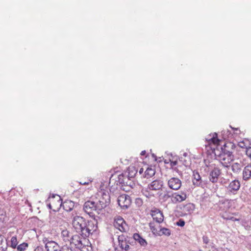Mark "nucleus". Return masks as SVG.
<instances>
[{"label": "nucleus", "mask_w": 251, "mask_h": 251, "mask_svg": "<svg viewBox=\"0 0 251 251\" xmlns=\"http://www.w3.org/2000/svg\"><path fill=\"white\" fill-rule=\"evenodd\" d=\"M138 170L134 166H129L124 174L112 175L109 179V186L112 189H118V186L124 191L128 192L132 188L135 184L133 179L137 174Z\"/></svg>", "instance_id": "1"}, {"label": "nucleus", "mask_w": 251, "mask_h": 251, "mask_svg": "<svg viewBox=\"0 0 251 251\" xmlns=\"http://www.w3.org/2000/svg\"><path fill=\"white\" fill-rule=\"evenodd\" d=\"M221 150H219V147H217L216 149H213V153L221 164L225 167H228L230 164L233 160V155L231 152L227 151L225 148L220 147Z\"/></svg>", "instance_id": "2"}, {"label": "nucleus", "mask_w": 251, "mask_h": 251, "mask_svg": "<svg viewBox=\"0 0 251 251\" xmlns=\"http://www.w3.org/2000/svg\"><path fill=\"white\" fill-rule=\"evenodd\" d=\"M93 220L88 221L85 228L83 229V237H88L90 234L97 231L98 229V219L99 217H91Z\"/></svg>", "instance_id": "3"}, {"label": "nucleus", "mask_w": 251, "mask_h": 251, "mask_svg": "<svg viewBox=\"0 0 251 251\" xmlns=\"http://www.w3.org/2000/svg\"><path fill=\"white\" fill-rule=\"evenodd\" d=\"M83 210L84 212L89 215L90 217H97L94 214V212H96L98 214H100V210L98 209V205L97 202L94 200H89L86 201L83 205Z\"/></svg>", "instance_id": "4"}, {"label": "nucleus", "mask_w": 251, "mask_h": 251, "mask_svg": "<svg viewBox=\"0 0 251 251\" xmlns=\"http://www.w3.org/2000/svg\"><path fill=\"white\" fill-rule=\"evenodd\" d=\"M86 221L82 217L76 216L74 217L72 225L76 232L83 236V229L86 225Z\"/></svg>", "instance_id": "5"}, {"label": "nucleus", "mask_w": 251, "mask_h": 251, "mask_svg": "<svg viewBox=\"0 0 251 251\" xmlns=\"http://www.w3.org/2000/svg\"><path fill=\"white\" fill-rule=\"evenodd\" d=\"M97 195L99 198L96 199L95 201L97 202L98 209L101 211L109 204L110 201V197L108 193L103 192H100Z\"/></svg>", "instance_id": "6"}, {"label": "nucleus", "mask_w": 251, "mask_h": 251, "mask_svg": "<svg viewBox=\"0 0 251 251\" xmlns=\"http://www.w3.org/2000/svg\"><path fill=\"white\" fill-rule=\"evenodd\" d=\"M133 242V239L128 237H125L122 235L118 237V243L119 248H115V251H128L129 250V244Z\"/></svg>", "instance_id": "7"}, {"label": "nucleus", "mask_w": 251, "mask_h": 251, "mask_svg": "<svg viewBox=\"0 0 251 251\" xmlns=\"http://www.w3.org/2000/svg\"><path fill=\"white\" fill-rule=\"evenodd\" d=\"M208 172H209V179L212 183H216L218 181L219 177L221 174L220 169L216 167L215 164L207 165Z\"/></svg>", "instance_id": "8"}, {"label": "nucleus", "mask_w": 251, "mask_h": 251, "mask_svg": "<svg viewBox=\"0 0 251 251\" xmlns=\"http://www.w3.org/2000/svg\"><path fill=\"white\" fill-rule=\"evenodd\" d=\"M42 241L45 245L47 251H59L60 247L55 241L47 237H44Z\"/></svg>", "instance_id": "9"}, {"label": "nucleus", "mask_w": 251, "mask_h": 251, "mask_svg": "<svg viewBox=\"0 0 251 251\" xmlns=\"http://www.w3.org/2000/svg\"><path fill=\"white\" fill-rule=\"evenodd\" d=\"M114 226L122 232H126L128 229V226L121 216H116L114 219Z\"/></svg>", "instance_id": "10"}, {"label": "nucleus", "mask_w": 251, "mask_h": 251, "mask_svg": "<svg viewBox=\"0 0 251 251\" xmlns=\"http://www.w3.org/2000/svg\"><path fill=\"white\" fill-rule=\"evenodd\" d=\"M188 194L186 191L175 192L172 194L171 201L174 203H180L186 200Z\"/></svg>", "instance_id": "11"}, {"label": "nucleus", "mask_w": 251, "mask_h": 251, "mask_svg": "<svg viewBox=\"0 0 251 251\" xmlns=\"http://www.w3.org/2000/svg\"><path fill=\"white\" fill-rule=\"evenodd\" d=\"M241 186L240 182L237 179H234L230 181L226 186V191L229 194L235 195L239 190Z\"/></svg>", "instance_id": "12"}, {"label": "nucleus", "mask_w": 251, "mask_h": 251, "mask_svg": "<svg viewBox=\"0 0 251 251\" xmlns=\"http://www.w3.org/2000/svg\"><path fill=\"white\" fill-rule=\"evenodd\" d=\"M118 203L123 209H127L131 204L130 197L126 194H123L118 198Z\"/></svg>", "instance_id": "13"}, {"label": "nucleus", "mask_w": 251, "mask_h": 251, "mask_svg": "<svg viewBox=\"0 0 251 251\" xmlns=\"http://www.w3.org/2000/svg\"><path fill=\"white\" fill-rule=\"evenodd\" d=\"M168 185L171 189L176 191L180 188L182 182L178 178L173 177L168 181Z\"/></svg>", "instance_id": "14"}, {"label": "nucleus", "mask_w": 251, "mask_h": 251, "mask_svg": "<svg viewBox=\"0 0 251 251\" xmlns=\"http://www.w3.org/2000/svg\"><path fill=\"white\" fill-rule=\"evenodd\" d=\"M192 180L193 184L196 186L203 188L205 186V182L201 179V176L197 171H194Z\"/></svg>", "instance_id": "15"}, {"label": "nucleus", "mask_w": 251, "mask_h": 251, "mask_svg": "<svg viewBox=\"0 0 251 251\" xmlns=\"http://www.w3.org/2000/svg\"><path fill=\"white\" fill-rule=\"evenodd\" d=\"M163 186V182L160 179H155L148 185V189L150 190L157 191L161 189Z\"/></svg>", "instance_id": "16"}, {"label": "nucleus", "mask_w": 251, "mask_h": 251, "mask_svg": "<svg viewBox=\"0 0 251 251\" xmlns=\"http://www.w3.org/2000/svg\"><path fill=\"white\" fill-rule=\"evenodd\" d=\"M217 204L219 207V210L225 212L226 211L231 205L230 201L226 199L220 200Z\"/></svg>", "instance_id": "17"}, {"label": "nucleus", "mask_w": 251, "mask_h": 251, "mask_svg": "<svg viewBox=\"0 0 251 251\" xmlns=\"http://www.w3.org/2000/svg\"><path fill=\"white\" fill-rule=\"evenodd\" d=\"M80 251H91L92 247L89 245L88 240L85 237H83L81 242L79 246L77 247Z\"/></svg>", "instance_id": "18"}, {"label": "nucleus", "mask_w": 251, "mask_h": 251, "mask_svg": "<svg viewBox=\"0 0 251 251\" xmlns=\"http://www.w3.org/2000/svg\"><path fill=\"white\" fill-rule=\"evenodd\" d=\"M243 179L245 181L251 178V162L248 164L243 169L242 173Z\"/></svg>", "instance_id": "19"}, {"label": "nucleus", "mask_w": 251, "mask_h": 251, "mask_svg": "<svg viewBox=\"0 0 251 251\" xmlns=\"http://www.w3.org/2000/svg\"><path fill=\"white\" fill-rule=\"evenodd\" d=\"M151 216L153 220L158 223H161L164 220L163 213L159 210L152 211Z\"/></svg>", "instance_id": "20"}, {"label": "nucleus", "mask_w": 251, "mask_h": 251, "mask_svg": "<svg viewBox=\"0 0 251 251\" xmlns=\"http://www.w3.org/2000/svg\"><path fill=\"white\" fill-rule=\"evenodd\" d=\"M75 203L70 200H67L60 204L62 206L63 209L67 212L72 210L75 207Z\"/></svg>", "instance_id": "21"}, {"label": "nucleus", "mask_w": 251, "mask_h": 251, "mask_svg": "<svg viewBox=\"0 0 251 251\" xmlns=\"http://www.w3.org/2000/svg\"><path fill=\"white\" fill-rule=\"evenodd\" d=\"M195 209V205L192 203H188L183 205L182 208V211L185 214H191Z\"/></svg>", "instance_id": "22"}, {"label": "nucleus", "mask_w": 251, "mask_h": 251, "mask_svg": "<svg viewBox=\"0 0 251 251\" xmlns=\"http://www.w3.org/2000/svg\"><path fill=\"white\" fill-rule=\"evenodd\" d=\"M206 141L209 143H213L214 145H217L219 143V140L217 138V134L216 133L210 134L205 138Z\"/></svg>", "instance_id": "23"}, {"label": "nucleus", "mask_w": 251, "mask_h": 251, "mask_svg": "<svg viewBox=\"0 0 251 251\" xmlns=\"http://www.w3.org/2000/svg\"><path fill=\"white\" fill-rule=\"evenodd\" d=\"M133 240L137 241L141 246L146 247L147 245L146 240L143 238L138 233H134L133 235Z\"/></svg>", "instance_id": "24"}, {"label": "nucleus", "mask_w": 251, "mask_h": 251, "mask_svg": "<svg viewBox=\"0 0 251 251\" xmlns=\"http://www.w3.org/2000/svg\"><path fill=\"white\" fill-rule=\"evenodd\" d=\"M82 239L83 238L80 237L78 235H74L71 237V241L70 243L71 244L74 245L76 248H77L81 242Z\"/></svg>", "instance_id": "25"}, {"label": "nucleus", "mask_w": 251, "mask_h": 251, "mask_svg": "<svg viewBox=\"0 0 251 251\" xmlns=\"http://www.w3.org/2000/svg\"><path fill=\"white\" fill-rule=\"evenodd\" d=\"M157 234H158V235H159V236H161V235H165L167 236H169L171 234V231L169 228L160 227V230L158 231V233Z\"/></svg>", "instance_id": "26"}, {"label": "nucleus", "mask_w": 251, "mask_h": 251, "mask_svg": "<svg viewBox=\"0 0 251 251\" xmlns=\"http://www.w3.org/2000/svg\"><path fill=\"white\" fill-rule=\"evenodd\" d=\"M155 173V171L154 169L148 167L145 172V177L147 178H150L154 175Z\"/></svg>", "instance_id": "27"}, {"label": "nucleus", "mask_w": 251, "mask_h": 251, "mask_svg": "<svg viewBox=\"0 0 251 251\" xmlns=\"http://www.w3.org/2000/svg\"><path fill=\"white\" fill-rule=\"evenodd\" d=\"M231 168L233 173H238L240 171L241 169V164L237 162L234 163L232 164Z\"/></svg>", "instance_id": "28"}, {"label": "nucleus", "mask_w": 251, "mask_h": 251, "mask_svg": "<svg viewBox=\"0 0 251 251\" xmlns=\"http://www.w3.org/2000/svg\"><path fill=\"white\" fill-rule=\"evenodd\" d=\"M28 244L26 242H24L18 246L16 249L18 251H25L27 248Z\"/></svg>", "instance_id": "29"}, {"label": "nucleus", "mask_w": 251, "mask_h": 251, "mask_svg": "<svg viewBox=\"0 0 251 251\" xmlns=\"http://www.w3.org/2000/svg\"><path fill=\"white\" fill-rule=\"evenodd\" d=\"M10 247L13 249H16L18 246V240L16 236H12L10 240Z\"/></svg>", "instance_id": "30"}, {"label": "nucleus", "mask_w": 251, "mask_h": 251, "mask_svg": "<svg viewBox=\"0 0 251 251\" xmlns=\"http://www.w3.org/2000/svg\"><path fill=\"white\" fill-rule=\"evenodd\" d=\"M222 217L223 219L227 220H231L232 221H235L237 220V219L236 218H235L232 215H228L226 212L222 214Z\"/></svg>", "instance_id": "31"}, {"label": "nucleus", "mask_w": 251, "mask_h": 251, "mask_svg": "<svg viewBox=\"0 0 251 251\" xmlns=\"http://www.w3.org/2000/svg\"><path fill=\"white\" fill-rule=\"evenodd\" d=\"M251 143H249V141H243L239 143V146L241 148H244L246 150H247V148L249 146H250Z\"/></svg>", "instance_id": "32"}, {"label": "nucleus", "mask_w": 251, "mask_h": 251, "mask_svg": "<svg viewBox=\"0 0 251 251\" xmlns=\"http://www.w3.org/2000/svg\"><path fill=\"white\" fill-rule=\"evenodd\" d=\"M59 251H75V249L71 246V245H65L61 247L59 249Z\"/></svg>", "instance_id": "33"}, {"label": "nucleus", "mask_w": 251, "mask_h": 251, "mask_svg": "<svg viewBox=\"0 0 251 251\" xmlns=\"http://www.w3.org/2000/svg\"><path fill=\"white\" fill-rule=\"evenodd\" d=\"M69 231L67 230H63L61 232V235L63 237V240L65 241L69 240Z\"/></svg>", "instance_id": "34"}, {"label": "nucleus", "mask_w": 251, "mask_h": 251, "mask_svg": "<svg viewBox=\"0 0 251 251\" xmlns=\"http://www.w3.org/2000/svg\"><path fill=\"white\" fill-rule=\"evenodd\" d=\"M148 188H143L142 189V194L145 196H146L147 198H151L152 195V194L150 193L148 191Z\"/></svg>", "instance_id": "35"}, {"label": "nucleus", "mask_w": 251, "mask_h": 251, "mask_svg": "<svg viewBox=\"0 0 251 251\" xmlns=\"http://www.w3.org/2000/svg\"><path fill=\"white\" fill-rule=\"evenodd\" d=\"M246 154L251 160V144L250 146L247 148V150H246Z\"/></svg>", "instance_id": "36"}, {"label": "nucleus", "mask_w": 251, "mask_h": 251, "mask_svg": "<svg viewBox=\"0 0 251 251\" xmlns=\"http://www.w3.org/2000/svg\"><path fill=\"white\" fill-rule=\"evenodd\" d=\"M176 225L178 226H181V227H182L184 226L185 225V222L182 219H179L176 223Z\"/></svg>", "instance_id": "37"}, {"label": "nucleus", "mask_w": 251, "mask_h": 251, "mask_svg": "<svg viewBox=\"0 0 251 251\" xmlns=\"http://www.w3.org/2000/svg\"><path fill=\"white\" fill-rule=\"evenodd\" d=\"M7 249V243H3L0 246V251H6Z\"/></svg>", "instance_id": "38"}, {"label": "nucleus", "mask_w": 251, "mask_h": 251, "mask_svg": "<svg viewBox=\"0 0 251 251\" xmlns=\"http://www.w3.org/2000/svg\"><path fill=\"white\" fill-rule=\"evenodd\" d=\"M92 181V180L88 179V180L85 181H80L79 183V184H81V185H88V184H89L90 183H91Z\"/></svg>", "instance_id": "39"}, {"label": "nucleus", "mask_w": 251, "mask_h": 251, "mask_svg": "<svg viewBox=\"0 0 251 251\" xmlns=\"http://www.w3.org/2000/svg\"><path fill=\"white\" fill-rule=\"evenodd\" d=\"M6 241L4 240L3 236L0 235V246L2 245L3 243H6Z\"/></svg>", "instance_id": "40"}, {"label": "nucleus", "mask_w": 251, "mask_h": 251, "mask_svg": "<svg viewBox=\"0 0 251 251\" xmlns=\"http://www.w3.org/2000/svg\"><path fill=\"white\" fill-rule=\"evenodd\" d=\"M202 240H203V243H205V244H208L209 242V239H208V237L206 236H203L202 237Z\"/></svg>", "instance_id": "41"}, {"label": "nucleus", "mask_w": 251, "mask_h": 251, "mask_svg": "<svg viewBox=\"0 0 251 251\" xmlns=\"http://www.w3.org/2000/svg\"><path fill=\"white\" fill-rule=\"evenodd\" d=\"M177 164V161H171L170 162V166L171 167H173L176 165Z\"/></svg>", "instance_id": "42"}, {"label": "nucleus", "mask_w": 251, "mask_h": 251, "mask_svg": "<svg viewBox=\"0 0 251 251\" xmlns=\"http://www.w3.org/2000/svg\"><path fill=\"white\" fill-rule=\"evenodd\" d=\"M34 251H43V248L42 246H37L34 249Z\"/></svg>", "instance_id": "43"}, {"label": "nucleus", "mask_w": 251, "mask_h": 251, "mask_svg": "<svg viewBox=\"0 0 251 251\" xmlns=\"http://www.w3.org/2000/svg\"><path fill=\"white\" fill-rule=\"evenodd\" d=\"M171 196L172 195H170L169 194H164V196H163V198L165 199V200H167L168 199L171 198Z\"/></svg>", "instance_id": "44"}, {"label": "nucleus", "mask_w": 251, "mask_h": 251, "mask_svg": "<svg viewBox=\"0 0 251 251\" xmlns=\"http://www.w3.org/2000/svg\"><path fill=\"white\" fill-rule=\"evenodd\" d=\"M56 196H57V197H59V200H58L59 201H61V199H60V197H59L58 195H55V194H52V195H51L49 197V199H50V198H54Z\"/></svg>", "instance_id": "45"}, {"label": "nucleus", "mask_w": 251, "mask_h": 251, "mask_svg": "<svg viewBox=\"0 0 251 251\" xmlns=\"http://www.w3.org/2000/svg\"><path fill=\"white\" fill-rule=\"evenodd\" d=\"M150 226L151 229L152 230V232L154 234L155 233L154 231H156L157 230L156 229V228L154 226H151V224H150Z\"/></svg>", "instance_id": "46"}, {"label": "nucleus", "mask_w": 251, "mask_h": 251, "mask_svg": "<svg viewBox=\"0 0 251 251\" xmlns=\"http://www.w3.org/2000/svg\"><path fill=\"white\" fill-rule=\"evenodd\" d=\"M136 201V202L139 203V204H141L142 203V201L140 199H137Z\"/></svg>", "instance_id": "47"}, {"label": "nucleus", "mask_w": 251, "mask_h": 251, "mask_svg": "<svg viewBox=\"0 0 251 251\" xmlns=\"http://www.w3.org/2000/svg\"><path fill=\"white\" fill-rule=\"evenodd\" d=\"M145 154H146V151H142L141 153H140V154L141 155H144Z\"/></svg>", "instance_id": "48"}, {"label": "nucleus", "mask_w": 251, "mask_h": 251, "mask_svg": "<svg viewBox=\"0 0 251 251\" xmlns=\"http://www.w3.org/2000/svg\"><path fill=\"white\" fill-rule=\"evenodd\" d=\"M47 206L49 209H51V205L50 203H47Z\"/></svg>", "instance_id": "49"}, {"label": "nucleus", "mask_w": 251, "mask_h": 251, "mask_svg": "<svg viewBox=\"0 0 251 251\" xmlns=\"http://www.w3.org/2000/svg\"><path fill=\"white\" fill-rule=\"evenodd\" d=\"M143 172V168H141L139 170V174H141Z\"/></svg>", "instance_id": "50"}, {"label": "nucleus", "mask_w": 251, "mask_h": 251, "mask_svg": "<svg viewBox=\"0 0 251 251\" xmlns=\"http://www.w3.org/2000/svg\"><path fill=\"white\" fill-rule=\"evenodd\" d=\"M187 155H188V154H187V153H186V152H184V153H183V156H184V157H186V156H187Z\"/></svg>", "instance_id": "51"}]
</instances>
